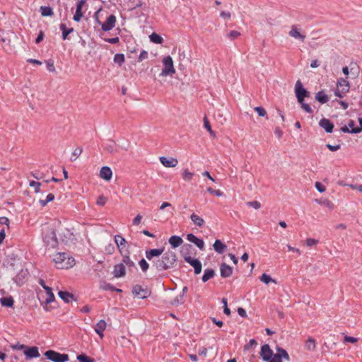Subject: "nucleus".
Instances as JSON below:
<instances>
[{
    "instance_id": "nucleus-1",
    "label": "nucleus",
    "mask_w": 362,
    "mask_h": 362,
    "mask_svg": "<svg viewBox=\"0 0 362 362\" xmlns=\"http://www.w3.org/2000/svg\"><path fill=\"white\" fill-rule=\"evenodd\" d=\"M163 249H150L146 250V257L152 261L153 266L158 271H165L173 268L177 262V256L174 251L168 250L163 253Z\"/></svg>"
},
{
    "instance_id": "nucleus-2",
    "label": "nucleus",
    "mask_w": 362,
    "mask_h": 362,
    "mask_svg": "<svg viewBox=\"0 0 362 362\" xmlns=\"http://www.w3.org/2000/svg\"><path fill=\"white\" fill-rule=\"evenodd\" d=\"M43 242L47 247L56 248L58 245V240L56 235L55 228L50 225H45L42 229Z\"/></svg>"
},
{
    "instance_id": "nucleus-3",
    "label": "nucleus",
    "mask_w": 362,
    "mask_h": 362,
    "mask_svg": "<svg viewBox=\"0 0 362 362\" xmlns=\"http://www.w3.org/2000/svg\"><path fill=\"white\" fill-rule=\"evenodd\" d=\"M295 93L298 102L300 104L301 107L308 113H313L310 106L304 103L305 98L310 97V92L304 88L301 81L298 80L295 85Z\"/></svg>"
},
{
    "instance_id": "nucleus-4",
    "label": "nucleus",
    "mask_w": 362,
    "mask_h": 362,
    "mask_svg": "<svg viewBox=\"0 0 362 362\" xmlns=\"http://www.w3.org/2000/svg\"><path fill=\"white\" fill-rule=\"evenodd\" d=\"M54 261L59 269L68 268L71 267L74 262V258H68L66 253H58L55 255Z\"/></svg>"
},
{
    "instance_id": "nucleus-5",
    "label": "nucleus",
    "mask_w": 362,
    "mask_h": 362,
    "mask_svg": "<svg viewBox=\"0 0 362 362\" xmlns=\"http://www.w3.org/2000/svg\"><path fill=\"white\" fill-rule=\"evenodd\" d=\"M349 82L343 78H340L337 80V88L334 90V95L337 97L343 98L349 91Z\"/></svg>"
},
{
    "instance_id": "nucleus-6",
    "label": "nucleus",
    "mask_w": 362,
    "mask_h": 362,
    "mask_svg": "<svg viewBox=\"0 0 362 362\" xmlns=\"http://www.w3.org/2000/svg\"><path fill=\"white\" fill-rule=\"evenodd\" d=\"M163 69L160 74L163 76H172L175 73L173 61L170 56H167L163 59Z\"/></svg>"
},
{
    "instance_id": "nucleus-7",
    "label": "nucleus",
    "mask_w": 362,
    "mask_h": 362,
    "mask_svg": "<svg viewBox=\"0 0 362 362\" xmlns=\"http://www.w3.org/2000/svg\"><path fill=\"white\" fill-rule=\"evenodd\" d=\"M300 28L298 25H292L291 30L288 32V35L295 39L303 42L306 38L305 34L300 32Z\"/></svg>"
},
{
    "instance_id": "nucleus-8",
    "label": "nucleus",
    "mask_w": 362,
    "mask_h": 362,
    "mask_svg": "<svg viewBox=\"0 0 362 362\" xmlns=\"http://www.w3.org/2000/svg\"><path fill=\"white\" fill-rule=\"evenodd\" d=\"M184 259L186 262L189 263L194 268L195 274H199L201 273L202 266L201 262L199 259H194L190 256H185Z\"/></svg>"
},
{
    "instance_id": "nucleus-9",
    "label": "nucleus",
    "mask_w": 362,
    "mask_h": 362,
    "mask_svg": "<svg viewBox=\"0 0 362 362\" xmlns=\"http://www.w3.org/2000/svg\"><path fill=\"white\" fill-rule=\"evenodd\" d=\"M260 356L263 361H270L272 356H273V351L271 349L269 344H264L261 347Z\"/></svg>"
},
{
    "instance_id": "nucleus-10",
    "label": "nucleus",
    "mask_w": 362,
    "mask_h": 362,
    "mask_svg": "<svg viewBox=\"0 0 362 362\" xmlns=\"http://www.w3.org/2000/svg\"><path fill=\"white\" fill-rule=\"evenodd\" d=\"M132 292L136 296L141 299L147 298L150 294L148 289L142 288L140 285L134 286Z\"/></svg>"
},
{
    "instance_id": "nucleus-11",
    "label": "nucleus",
    "mask_w": 362,
    "mask_h": 362,
    "mask_svg": "<svg viewBox=\"0 0 362 362\" xmlns=\"http://www.w3.org/2000/svg\"><path fill=\"white\" fill-rule=\"evenodd\" d=\"M114 239L115 243L118 248L119 252L120 254L126 252V250L124 248L127 243V240L120 235H115Z\"/></svg>"
},
{
    "instance_id": "nucleus-12",
    "label": "nucleus",
    "mask_w": 362,
    "mask_h": 362,
    "mask_svg": "<svg viewBox=\"0 0 362 362\" xmlns=\"http://www.w3.org/2000/svg\"><path fill=\"white\" fill-rule=\"evenodd\" d=\"M116 17L115 15H110L107 17L105 22L102 24L103 31H109L115 26Z\"/></svg>"
},
{
    "instance_id": "nucleus-13",
    "label": "nucleus",
    "mask_w": 362,
    "mask_h": 362,
    "mask_svg": "<svg viewBox=\"0 0 362 362\" xmlns=\"http://www.w3.org/2000/svg\"><path fill=\"white\" fill-rule=\"evenodd\" d=\"M23 352L27 359L38 358L40 356L39 349L37 346H27L26 349L24 350Z\"/></svg>"
},
{
    "instance_id": "nucleus-14",
    "label": "nucleus",
    "mask_w": 362,
    "mask_h": 362,
    "mask_svg": "<svg viewBox=\"0 0 362 362\" xmlns=\"http://www.w3.org/2000/svg\"><path fill=\"white\" fill-rule=\"evenodd\" d=\"M112 274L115 277L120 278L123 277L126 274V268L124 263H119L115 265Z\"/></svg>"
},
{
    "instance_id": "nucleus-15",
    "label": "nucleus",
    "mask_w": 362,
    "mask_h": 362,
    "mask_svg": "<svg viewBox=\"0 0 362 362\" xmlns=\"http://www.w3.org/2000/svg\"><path fill=\"white\" fill-rule=\"evenodd\" d=\"M160 162L166 168H174L178 164V160L174 158H167L161 156L159 158Z\"/></svg>"
},
{
    "instance_id": "nucleus-16",
    "label": "nucleus",
    "mask_w": 362,
    "mask_h": 362,
    "mask_svg": "<svg viewBox=\"0 0 362 362\" xmlns=\"http://www.w3.org/2000/svg\"><path fill=\"white\" fill-rule=\"evenodd\" d=\"M187 239L188 241L194 243L200 250H204V242L202 239L198 238L196 235H194L192 233H189L187 235Z\"/></svg>"
},
{
    "instance_id": "nucleus-17",
    "label": "nucleus",
    "mask_w": 362,
    "mask_h": 362,
    "mask_svg": "<svg viewBox=\"0 0 362 362\" xmlns=\"http://www.w3.org/2000/svg\"><path fill=\"white\" fill-rule=\"evenodd\" d=\"M86 0H80L77 2L76 11V13L73 18L75 21H76V22L80 21V20L83 17V14L81 10H82L83 6L86 4Z\"/></svg>"
},
{
    "instance_id": "nucleus-18",
    "label": "nucleus",
    "mask_w": 362,
    "mask_h": 362,
    "mask_svg": "<svg viewBox=\"0 0 362 362\" xmlns=\"http://www.w3.org/2000/svg\"><path fill=\"white\" fill-rule=\"evenodd\" d=\"M319 125L323 128L326 132L331 133L334 129V124L330 122L329 119L326 118H322L320 119L319 122Z\"/></svg>"
},
{
    "instance_id": "nucleus-19",
    "label": "nucleus",
    "mask_w": 362,
    "mask_h": 362,
    "mask_svg": "<svg viewBox=\"0 0 362 362\" xmlns=\"http://www.w3.org/2000/svg\"><path fill=\"white\" fill-rule=\"evenodd\" d=\"M112 172L110 168L107 166H103L100 170V177L106 180L109 181L112 178Z\"/></svg>"
},
{
    "instance_id": "nucleus-20",
    "label": "nucleus",
    "mask_w": 362,
    "mask_h": 362,
    "mask_svg": "<svg viewBox=\"0 0 362 362\" xmlns=\"http://www.w3.org/2000/svg\"><path fill=\"white\" fill-rule=\"evenodd\" d=\"M220 272L223 278H227L232 275L233 269L226 263H222L220 267Z\"/></svg>"
},
{
    "instance_id": "nucleus-21",
    "label": "nucleus",
    "mask_w": 362,
    "mask_h": 362,
    "mask_svg": "<svg viewBox=\"0 0 362 362\" xmlns=\"http://www.w3.org/2000/svg\"><path fill=\"white\" fill-rule=\"evenodd\" d=\"M129 251L128 250H126V252H124L122 254H120L122 257V261L121 263H124V265L125 267L127 266L129 268L134 267L135 266L134 262L130 259L129 257Z\"/></svg>"
},
{
    "instance_id": "nucleus-22",
    "label": "nucleus",
    "mask_w": 362,
    "mask_h": 362,
    "mask_svg": "<svg viewBox=\"0 0 362 362\" xmlns=\"http://www.w3.org/2000/svg\"><path fill=\"white\" fill-rule=\"evenodd\" d=\"M60 353L53 350H48L45 353V356L53 362H60Z\"/></svg>"
},
{
    "instance_id": "nucleus-23",
    "label": "nucleus",
    "mask_w": 362,
    "mask_h": 362,
    "mask_svg": "<svg viewBox=\"0 0 362 362\" xmlns=\"http://www.w3.org/2000/svg\"><path fill=\"white\" fill-rule=\"evenodd\" d=\"M107 324L104 320H100L95 325V331L102 339L104 337L103 332L106 329Z\"/></svg>"
},
{
    "instance_id": "nucleus-24",
    "label": "nucleus",
    "mask_w": 362,
    "mask_h": 362,
    "mask_svg": "<svg viewBox=\"0 0 362 362\" xmlns=\"http://www.w3.org/2000/svg\"><path fill=\"white\" fill-rule=\"evenodd\" d=\"M213 247L214 250L218 254H223L227 247L226 245L220 240H216L214 242Z\"/></svg>"
},
{
    "instance_id": "nucleus-25",
    "label": "nucleus",
    "mask_w": 362,
    "mask_h": 362,
    "mask_svg": "<svg viewBox=\"0 0 362 362\" xmlns=\"http://www.w3.org/2000/svg\"><path fill=\"white\" fill-rule=\"evenodd\" d=\"M168 242L173 248H175L180 246L183 240L180 236L173 235L169 238Z\"/></svg>"
},
{
    "instance_id": "nucleus-26",
    "label": "nucleus",
    "mask_w": 362,
    "mask_h": 362,
    "mask_svg": "<svg viewBox=\"0 0 362 362\" xmlns=\"http://www.w3.org/2000/svg\"><path fill=\"white\" fill-rule=\"evenodd\" d=\"M190 219L195 226L199 227H202L205 223L204 220L202 217L195 214H192L190 216Z\"/></svg>"
},
{
    "instance_id": "nucleus-27",
    "label": "nucleus",
    "mask_w": 362,
    "mask_h": 362,
    "mask_svg": "<svg viewBox=\"0 0 362 362\" xmlns=\"http://www.w3.org/2000/svg\"><path fill=\"white\" fill-rule=\"evenodd\" d=\"M104 149L110 153H115L117 152L116 143L112 140L109 141L107 144H105L104 146Z\"/></svg>"
},
{
    "instance_id": "nucleus-28",
    "label": "nucleus",
    "mask_w": 362,
    "mask_h": 362,
    "mask_svg": "<svg viewBox=\"0 0 362 362\" xmlns=\"http://www.w3.org/2000/svg\"><path fill=\"white\" fill-rule=\"evenodd\" d=\"M315 100L320 102L322 104H325L328 102L329 98L328 96L324 93L323 90L319 91L315 94Z\"/></svg>"
},
{
    "instance_id": "nucleus-29",
    "label": "nucleus",
    "mask_w": 362,
    "mask_h": 362,
    "mask_svg": "<svg viewBox=\"0 0 362 362\" xmlns=\"http://www.w3.org/2000/svg\"><path fill=\"white\" fill-rule=\"evenodd\" d=\"M0 303L2 306L11 308L13 305L14 300L12 296L3 297L0 298Z\"/></svg>"
},
{
    "instance_id": "nucleus-30",
    "label": "nucleus",
    "mask_w": 362,
    "mask_h": 362,
    "mask_svg": "<svg viewBox=\"0 0 362 362\" xmlns=\"http://www.w3.org/2000/svg\"><path fill=\"white\" fill-rule=\"evenodd\" d=\"M215 275V272L212 269H206L204 270V275L202 278L203 282H206L209 279H212Z\"/></svg>"
},
{
    "instance_id": "nucleus-31",
    "label": "nucleus",
    "mask_w": 362,
    "mask_h": 362,
    "mask_svg": "<svg viewBox=\"0 0 362 362\" xmlns=\"http://www.w3.org/2000/svg\"><path fill=\"white\" fill-rule=\"evenodd\" d=\"M58 295L65 303H69L71 299L74 298V295L67 291H61L59 292Z\"/></svg>"
},
{
    "instance_id": "nucleus-32",
    "label": "nucleus",
    "mask_w": 362,
    "mask_h": 362,
    "mask_svg": "<svg viewBox=\"0 0 362 362\" xmlns=\"http://www.w3.org/2000/svg\"><path fill=\"white\" fill-rule=\"evenodd\" d=\"M46 291V298L45 300V304H49L52 302H53L55 299L54 298V293L52 292V289L49 287V288H45V290Z\"/></svg>"
},
{
    "instance_id": "nucleus-33",
    "label": "nucleus",
    "mask_w": 362,
    "mask_h": 362,
    "mask_svg": "<svg viewBox=\"0 0 362 362\" xmlns=\"http://www.w3.org/2000/svg\"><path fill=\"white\" fill-rule=\"evenodd\" d=\"M61 30L62 31V38L63 40H66L67 36L74 31V28H67L66 25L64 23L60 24L59 26Z\"/></svg>"
},
{
    "instance_id": "nucleus-34",
    "label": "nucleus",
    "mask_w": 362,
    "mask_h": 362,
    "mask_svg": "<svg viewBox=\"0 0 362 362\" xmlns=\"http://www.w3.org/2000/svg\"><path fill=\"white\" fill-rule=\"evenodd\" d=\"M305 348L309 350L314 351L316 348V341L313 338H308V339L305 342Z\"/></svg>"
},
{
    "instance_id": "nucleus-35",
    "label": "nucleus",
    "mask_w": 362,
    "mask_h": 362,
    "mask_svg": "<svg viewBox=\"0 0 362 362\" xmlns=\"http://www.w3.org/2000/svg\"><path fill=\"white\" fill-rule=\"evenodd\" d=\"M149 38H150L151 42L156 43V44H161L163 41V37L160 35H159L158 34L155 33L150 35Z\"/></svg>"
},
{
    "instance_id": "nucleus-36",
    "label": "nucleus",
    "mask_w": 362,
    "mask_h": 362,
    "mask_svg": "<svg viewBox=\"0 0 362 362\" xmlns=\"http://www.w3.org/2000/svg\"><path fill=\"white\" fill-rule=\"evenodd\" d=\"M40 13L42 16H51L53 15V10L49 6H41Z\"/></svg>"
},
{
    "instance_id": "nucleus-37",
    "label": "nucleus",
    "mask_w": 362,
    "mask_h": 362,
    "mask_svg": "<svg viewBox=\"0 0 362 362\" xmlns=\"http://www.w3.org/2000/svg\"><path fill=\"white\" fill-rule=\"evenodd\" d=\"M54 199V195L52 193H49L47 195L45 199H40L39 203L42 206H45L47 203L52 202Z\"/></svg>"
},
{
    "instance_id": "nucleus-38",
    "label": "nucleus",
    "mask_w": 362,
    "mask_h": 362,
    "mask_svg": "<svg viewBox=\"0 0 362 362\" xmlns=\"http://www.w3.org/2000/svg\"><path fill=\"white\" fill-rule=\"evenodd\" d=\"M260 281L264 282L266 284H268L270 282H273L274 284H276V281L274 279H272L269 275H267V274H263L260 278Z\"/></svg>"
},
{
    "instance_id": "nucleus-39",
    "label": "nucleus",
    "mask_w": 362,
    "mask_h": 362,
    "mask_svg": "<svg viewBox=\"0 0 362 362\" xmlns=\"http://www.w3.org/2000/svg\"><path fill=\"white\" fill-rule=\"evenodd\" d=\"M276 353H278L279 354H280V356H281L282 358H284L286 361H290V357H289V355L287 353V351L284 349L283 348H281V347H277L276 348Z\"/></svg>"
},
{
    "instance_id": "nucleus-40",
    "label": "nucleus",
    "mask_w": 362,
    "mask_h": 362,
    "mask_svg": "<svg viewBox=\"0 0 362 362\" xmlns=\"http://www.w3.org/2000/svg\"><path fill=\"white\" fill-rule=\"evenodd\" d=\"M182 176L185 181H190L194 176V173L190 172L188 169H185L183 170Z\"/></svg>"
},
{
    "instance_id": "nucleus-41",
    "label": "nucleus",
    "mask_w": 362,
    "mask_h": 362,
    "mask_svg": "<svg viewBox=\"0 0 362 362\" xmlns=\"http://www.w3.org/2000/svg\"><path fill=\"white\" fill-rule=\"evenodd\" d=\"M204 127L209 131L211 136H212L213 137H215L216 136L215 132L212 130L210 123H209L208 119L206 118V117H205L204 118Z\"/></svg>"
},
{
    "instance_id": "nucleus-42",
    "label": "nucleus",
    "mask_w": 362,
    "mask_h": 362,
    "mask_svg": "<svg viewBox=\"0 0 362 362\" xmlns=\"http://www.w3.org/2000/svg\"><path fill=\"white\" fill-rule=\"evenodd\" d=\"M77 360L79 362H94V359L88 357L84 354H80L77 356Z\"/></svg>"
},
{
    "instance_id": "nucleus-43",
    "label": "nucleus",
    "mask_w": 362,
    "mask_h": 362,
    "mask_svg": "<svg viewBox=\"0 0 362 362\" xmlns=\"http://www.w3.org/2000/svg\"><path fill=\"white\" fill-rule=\"evenodd\" d=\"M114 62L121 66L124 62V55L123 54H116L114 57Z\"/></svg>"
},
{
    "instance_id": "nucleus-44",
    "label": "nucleus",
    "mask_w": 362,
    "mask_h": 362,
    "mask_svg": "<svg viewBox=\"0 0 362 362\" xmlns=\"http://www.w3.org/2000/svg\"><path fill=\"white\" fill-rule=\"evenodd\" d=\"M139 265L143 272H146L149 268L148 263L144 259H142L139 262Z\"/></svg>"
},
{
    "instance_id": "nucleus-45",
    "label": "nucleus",
    "mask_w": 362,
    "mask_h": 362,
    "mask_svg": "<svg viewBox=\"0 0 362 362\" xmlns=\"http://www.w3.org/2000/svg\"><path fill=\"white\" fill-rule=\"evenodd\" d=\"M185 298L183 295H180L174 298V300L171 302L173 305H177L180 304H183L185 303Z\"/></svg>"
},
{
    "instance_id": "nucleus-46",
    "label": "nucleus",
    "mask_w": 362,
    "mask_h": 362,
    "mask_svg": "<svg viewBox=\"0 0 362 362\" xmlns=\"http://www.w3.org/2000/svg\"><path fill=\"white\" fill-rule=\"evenodd\" d=\"M42 185L41 182H35V181H30V186L35 188V192L36 193H40L41 192L40 186Z\"/></svg>"
},
{
    "instance_id": "nucleus-47",
    "label": "nucleus",
    "mask_w": 362,
    "mask_h": 362,
    "mask_svg": "<svg viewBox=\"0 0 362 362\" xmlns=\"http://www.w3.org/2000/svg\"><path fill=\"white\" fill-rule=\"evenodd\" d=\"M100 288H103V290H106V291L107 290H110V291H118V292L122 291L121 289L115 288L113 287V286H112L110 284H107V283H104L103 285H100Z\"/></svg>"
},
{
    "instance_id": "nucleus-48",
    "label": "nucleus",
    "mask_w": 362,
    "mask_h": 362,
    "mask_svg": "<svg viewBox=\"0 0 362 362\" xmlns=\"http://www.w3.org/2000/svg\"><path fill=\"white\" fill-rule=\"evenodd\" d=\"M46 65H47V69L49 71L55 72L56 69H55V66H54L53 60L49 59V60L46 61Z\"/></svg>"
},
{
    "instance_id": "nucleus-49",
    "label": "nucleus",
    "mask_w": 362,
    "mask_h": 362,
    "mask_svg": "<svg viewBox=\"0 0 362 362\" xmlns=\"http://www.w3.org/2000/svg\"><path fill=\"white\" fill-rule=\"evenodd\" d=\"M240 35V33L236 30L230 31L226 36L230 40H235Z\"/></svg>"
},
{
    "instance_id": "nucleus-50",
    "label": "nucleus",
    "mask_w": 362,
    "mask_h": 362,
    "mask_svg": "<svg viewBox=\"0 0 362 362\" xmlns=\"http://www.w3.org/2000/svg\"><path fill=\"white\" fill-rule=\"evenodd\" d=\"M115 248L113 244L110 243L105 247V251L108 255H112L115 252Z\"/></svg>"
},
{
    "instance_id": "nucleus-51",
    "label": "nucleus",
    "mask_w": 362,
    "mask_h": 362,
    "mask_svg": "<svg viewBox=\"0 0 362 362\" xmlns=\"http://www.w3.org/2000/svg\"><path fill=\"white\" fill-rule=\"evenodd\" d=\"M82 148H76L72 152V156L75 157L74 159L71 158V160H75L82 153Z\"/></svg>"
},
{
    "instance_id": "nucleus-52",
    "label": "nucleus",
    "mask_w": 362,
    "mask_h": 362,
    "mask_svg": "<svg viewBox=\"0 0 362 362\" xmlns=\"http://www.w3.org/2000/svg\"><path fill=\"white\" fill-rule=\"evenodd\" d=\"M206 191L211 194H214L217 197H221L223 195V192H221L219 189H213L211 187H208L206 189Z\"/></svg>"
},
{
    "instance_id": "nucleus-53",
    "label": "nucleus",
    "mask_w": 362,
    "mask_h": 362,
    "mask_svg": "<svg viewBox=\"0 0 362 362\" xmlns=\"http://www.w3.org/2000/svg\"><path fill=\"white\" fill-rule=\"evenodd\" d=\"M358 122L360 127H355V129H351V134H358L362 132V118H358Z\"/></svg>"
},
{
    "instance_id": "nucleus-54",
    "label": "nucleus",
    "mask_w": 362,
    "mask_h": 362,
    "mask_svg": "<svg viewBox=\"0 0 362 362\" xmlns=\"http://www.w3.org/2000/svg\"><path fill=\"white\" fill-rule=\"evenodd\" d=\"M282 359L283 358H281L280 354H279L278 353H273V356H272V358L269 362H282Z\"/></svg>"
},
{
    "instance_id": "nucleus-55",
    "label": "nucleus",
    "mask_w": 362,
    "mask_h": 362,
    "mask_svg": "<svg viewBox=\"0 0 362 362\" xmlns=\"http://www.w3.org/2000/svg\"><path fill=\"white\" fill-rule=\"evenodd\" d=\"M247 204L255 209H258L261 207V204L258 201H252L247 203Z\"/></svg>"
},
{
    "instance_id": "nucleus-56",
    "label": "nucleus",
    "mask_w": 362,
    "mask_h": 362,
    "mask_svg": "<svg viewBox=\"0 0 362 362\" xmlns=\"http://www.w3.org/2000/svg\"><path fill=\"white\" fill-rule=\"evenodd\" d=\"M259 115V116L264 117L267 115L266 110L262 107H256L254 109Z\"/></svg>"
},
{
    "instance_id": "nucleus-57",
    "label": "nucleus",
    "mask_w": 362,
    "mask_h": 362,
    "mask_svg": "<svg viewBox=\"0 0 362 362\" xmlns=\"http://www.w3.org/2000/svg\"><path fill=\"white\" fill-rule=\"evenodd\" d=\"M358 341V338L349 337V336H345L344 338V342H350V343H356Z\"/></svg>"
},
{
    "instance_id": "nucleus-58",
    "label": "nucleus",
    "mask_w": 362,
    "mask_h": 362,
    "mask_svg": "<svg viewBox=\"0 0 362 362\" xmlns=\"http://www.w3.org/2000/svg\"><path fill=\"white\" fill-rule=\"evenodd\" d=\"M344 185L349 186L352 189H356L362 192V185L344 184Z\"/></svg>"
},
{
    "instance_id": "nucleus-59",
    "label": "nucleus",
    "mask_w": 362,
    "mask_h": 362,
    "mask_svg": "<svg viewBox=\"0 0 362 362\" xmlns=\"http://www.w3.org/2000/svg\"><path fill=\"white\" fill-rule=\"evenodd\" d=\"M318 243V240L314 238H308L306 240V245L308 247H312L313 245H315Z\"/></svg>"
},
{
    "instance_id": "nucleus-60",
    "label": "nucleus",
    "mask_w": 362,
    "mask_h": 362,
    "mask_svg": "<svg viewBox=\"0 0 362 362\" xmlns=\"http://www.w3.org/2000/svg\"><path fill=\"white\" fill-rule=\"evenodd\" d=\"M215 117L217 119H219L221 123H223L226 121V118L223 117V114L221 113L220 111H218L216 113H215Z\"/></svg>"
},
{
    "instance_id": "nucleus-61",
    "label": "nucleus",
    "mask_w": 362,
    "mask_h": 362,
    "mask_svg": "<svg viewBox=\"0 0 362 362\" xmlns=\"http://www.w3.org/2000/svg\"><path fill=\"white\" fill-rule=\"evenodd\" d=\"M148 54L146 51L145 50H143L139 56V58H138V61L139 62H142L143 60L146 59L148 58Z\"/></svg>"
},
{
    "instance_id": "nucleus-62",
    "label": "nucleus",
    "mask_w": 362,
    "mask_h": 362,
    "mask_svg": "<svg viewBox=\"0 0 362 362\" xmlns=\"http://www.w3.org/2000/svg\"><path fill=\"white\" fill-rule=\"evenodd\" d=\"M315 187L320 192H324L326 189L325 187L320 182H315Z\"/></svg>"
},
{
    "instance_id": "nucleus-63",
    "label": "nucleus",
    "mask_w": 362,
    "mask_h": 362,
    "mask_svg": "<svg viewBox=\"0 0 362 362\" xmlns=\"http://www.w3.org/2000/svg\"><path fill=\"white\" fill-rule=\"evenodd\" d=\"M107 202V199L103 196H100L96 202L98 205L104 206Z\"/></svg>"
},
{
    "instance_id": "nucleus-64",
    "label": "nucleus",
    "mask_w": 362,
    "mask_h": 362,
    "mask_svg": "<svg viewBox=\"0 0 362 362\" xmlns=\"http://www.w3.org/2000/svg\"><path fill=\"white\" fill-rule=\"evenodd\" d=\"M9 223H10V221L7 217H5V216L0 217V224L1 225H6L8 227Z\"/></svg>"
}]
</instances>
